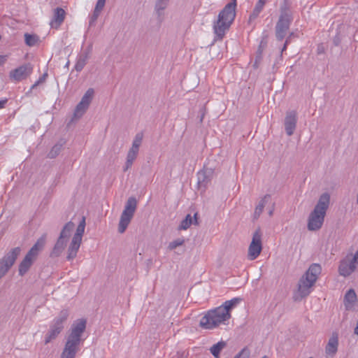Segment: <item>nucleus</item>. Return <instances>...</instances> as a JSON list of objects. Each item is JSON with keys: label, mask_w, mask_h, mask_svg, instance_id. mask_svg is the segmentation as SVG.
<instances>
[{"label": "nucleus", "mask_w": 358, "mask_h": 358, "mask_svg": "<svg viewBox=\"0 0 358 358\" xmlns=\"http://www.w3.org/2000/svg\"><path fill=\"white\" fill-rule=\"evenodd\" d=\"M357 301V295L354 289H349L344 297L345 306L346 308H350Z\"/></svg>", "instance_id": "nucleus-23"}, {"label": "nucleus", "mask_w": 358, "mask_h": 358, "mask_svg": "<svg viewBox=\"0 0 358 358\" xmlns=\"http://www.w3.org/2000/svg\"><path fill=\"white\" fill-rule=\"evenodd\" d=\"M227 346V343L224 341H220L216 344H214L210 348V352L215 358H220V352Z\"/></svg>", "instance_id": "nucleus-28"}, {"label": "nucleus", "mask_w": 358, "mask_h": 358, "mask_svg": "<svg viewBox=\"0 0 358 358\" xmlns=\"http://www.w3.org/2000/svg\"><path fill=\"white\" fill-rule=\"evenodd\" d=\"M213 176V170L210 168H203L197 173L198 185L205 189L210 182Z\"/></svg>", "instance_id": "nucleus-14"}, {"label": "nucleus", "mask_w": 358, "mask_h": 358, "mask_svg": "<svg viewBox=\"0 0 358 358\" xmlns=\"http://www.w3.org/2000/svg\"><path fill=\"white\" fill-rule=\"evenodd\" d=\"M105 3H106V0H98L96 3L94 10L96 11L101 13L105 6Z\"/></svg>", "instance_id": "nucleus-40"}, {"label": "nucleus", "mask_w": 358, "mask_h": 358, "mask_svg": "<svg viewBox=\"0 0 358 358\" xmlns=\"http://www.w3.org/2000/svg\"><path fill=\"white\" fill-rule=\"evenodd\" d=\"M48 76V73H43L39 78L38 80H37L38 81V83L39 84H41L43 83H44L46 80V78Z\"/></svg>", "instance_id": "nucleus-42"}, {"label": "nucleus", "mask_w": 358, "mask_h": 358, "mask_svg": "<svg viewBox=\"0 0 358 358\" xmlns=\"http://www.w3.org/2000/svg\"><path fill=\"white\" fill-rule=\"evenodd\" d=\"M137 207V201L135 197H129L125 204L124 208L120 215L118 224V232L123 234L131 220H132Z\"/></svg>", "instance_id": "nucleus-8"}, {"label": "nucleus", "mask_w": 358, "mask_h": 358, "mask_svg": "<svg viewBox=\"0 0 358 358\" xmlns=\"http://www.w3.org/2000/svg\"><path fill=\"white\" fill-rule=\"evenodd\" d=\"M268 43L267 36H263L260 43L259 45L257 53H256V59L255 62V66H257L259 62L262 60L263 51L266 49Z\"/></svg>", "instance_id": "nucleus-22"}, {"label": "nucleus", "mask_w": 358, "mask_h": 358, "mask_svg": "<svg viewBox=\"0 0 358 358\" xmlns=\"http://www.w3.org/2000/svg\"><path fill=\"white\" fill-rule=\"evenodd\" d=\"M80 244L81 241L72 238L71 242L68 248V255L66 256L67 260H72L76 257Z\"/></svg>", "instance_id": "nucleus-19"}, {"label": "nucleus", "mask_w": 358, "mask_h": 358, "mask_svg": "<svg viewBox=\"0 0 358 358\" xmlns=\"http://www.w3.org/2000/svg\"><path fill=\"white\" fill-rule=\"evenodd\" d=\"M62 148V144H56V145H55L52 148V149L50 150L49 153L48 154V157L50 159L55 158L59 154V152H61Z\"/></svg>", "instance_id": "nucleus-37"}, {"label": "nucleus", "mask_w": 358, "mask_h": 358, "mask_svg": "<svg viewBox=\"0 0 358 358\" xmlns=\"http://www.w3.org/2000/svg\"><path fill=\"white\" fill-rule=\"evenodd\" d=\"M8 100L6 99L0 100V108H3L5 104L7 103Z\"/></svg>", "instance_id": "nucleus-44"}, {"label": "nucleus", "mask_w": 358, "mask_h": 358, "mask_svg": "<svg viewBox=\"0 0 358 358\" xmlns=\"http://www.w3.org/2000/svg\"><path fill=\"white\" fill-rule=\"evenodd\" d=\"M100 13H101L94 10L93 14L90 17V22H89L90 26H92L95 23V22L96 21L97 18L99 17Z\"/></svg>", "instance_id": "nucleus-41"}, {"label": "nucleus", "mask_w": 358, "mask_h": 358, "mask_svg": "<svg viewBox=\"0 0 358 358\" xmlns=\"http://www.w3.org/2000/svg\"><path fill=\"white\" fill-rule=\"evenodd\" d=\"M231 317V313L221 306L208 310L201 317L199 326L204 329H213L224 324Z\"/></svg>", "instance_id": "nucleus-6"}, {"label": "nucleus", "mask_w": 358, "mask_h": 358, "mask_svg": "<svg viewBox=\"0 0 358 358\" xmlns=\"http://www.w3.org/2000/svg\"><path fill=\"white\" fill-rule=\"evenodd\" d=\"M266 3L262 1V0H258L256 3L255 6L250 15L249 22H252L255 20L260 14V13L263 10L264 7Z\"/></svg>", "instance_id": "nucleus-25"}, {"label": "nucleus", "mask_w": 358, "mask_h": 358, "mask_svg": "<svg viewBox=\"0 0 358 358\" xmlns=\"http://www.w3.org/2000/svg\"><path fill=\"white\" fill-rule=\"evenodd\" d=\"M262 1H264L265 3H266L268 0H262Z\"/></svg>", "instance_id": "nucleus-50"}, {"label": "nucleus", "mask_w": 358, "mask_h": 358, "mask_svg": "<svg viewBox=\"0 0 358 358\" xmlns=\"http://www.w3.org/2000/svg\"><path fill=\"white\" fill-rule=\"evenodd\" d=\"M138 154V151H137V150H133L131 148L129 150L127 155L126 162H125L124 166L123 168L124 171H127L128 169H129L132 166L134 162L137 158Z\"/></svg>", "instance_id": "nucleus-20"}, {"label": "nucleus", "mask_w": 358, "mask_h": 358, "mask_svg": "<svg viewBox=\"0 0 358 358\" xmlns=\"http://www.w3.org/2000/svg\"><path fill=\"white\" fill-rule=\"evenodd\" d=\"M184 243L185 240L183 238H178L169 243L168 248L170 250H173L177 247L182 245Z\"/></svg>", "instance_id": "nucleus-38"}, {"label": "nucleus", "mask_w": 358, "mask_h": 358, "mask_svg": "<svg viewBox=\"0 0 358 358\" xmlns=\"http://www.w3.org/2000/svg\"><path fill=\"white\" fill-rule=\"evenodd\" d=\"M338 334L333 332L325 347L326 358H334L338 351Z\"/></svg>", "instance_id": "nucleus-15"}, {"label": "nucleus", "mask_w": 358, "mask_h": 358, "mask_svg": "<svg viewBox=\"0 0 358 358\" xmlns=\"http://www.w3.org/2000/svg\"><path fill=\"white\" fill-rule=\"evenodd\" d=\"M192 224H193L192 217L191 216L190 214H188L186 215L185 218L181 221V222L178 227V229L186 230Z\"/></svg>", "instance_id": "nucleus-33"}, {"label": "nucleus", "mask_w": 358, "mask_h": 358, "mask_svg": "<svg viewBox=\"0 0 358 358\" xmlns=\"http://www.w3.org/2000/svg\"><path fill=\"white\" fill-rule=\"evenodd\" d=\"M66 243H67L66 241L58 238V239H57V241L50 253V257H59L63 252L64 249L65 248Z\"/></svg>", "instance_id": "nucleus-21"}, {"label": "nucleus", "mask_w": 358, "mask_h": 358, "mask_svg": "<svg viewBox=\"0 0 358 358\" xmlns=\"http://www.w3.org/2000/svg\"><path fill=\"white\" fill-rule=\"evenodd\" d=\"M193 220V224L195 225H199V221H198V213H194V217L192 218Z\"/></svg>", "instance_id": "nucleus-43"}, {"label": "nucleus", "mask_w": 358, "mask_h": 358, "mask_svg": "<svg viewBox=\"0 0 358 358\" xmlns=\"http://www.w3.org/2000/svg\"><path fill=\"white\" fill-rule=\"evenodd\" d=\"M262 233L260 228H257L252 234V241L248 248V257L250 260L256 259L262 250Z\"/></svg>", "instance_id": "nucleus-11"}, {"label": "nucleus", "mask_w": 358, "mask_h": 358, "mask_svg": "<svg viewBox=\"0 0 358 358\" xmlns=\"http://www.w3.org/2000/svg\"><path fill=\"white\" fill-rule=\"evenodd\" d=\"M143 138V132L137 133L133 140L131 149L139 151V148L142 143Z\"/></svg>", "instance_id": "nucleus-32"}, {"label": "nucleus", "mask_w": 358, "mask_h": 358, "mask_svg": "<svg viewBox=\"0 0 358 358\" xmlns=\"http://www.w3.org/2000/svg\"><path fill=\"white\" fill-rule=\"evenodd\" d=\"M94 91L92 88H89L86 92L85 93V94L83 95V96L82 97L81 99V101L83 103H84L86 105H88L90 106L92 100V98L94 96Z\"/></svg>", "instance_id": "nucleus-35"}, {"label": "nucleus", "mask_w": 358, "mask_h": 358, "mask_svg": "<svg viewBox=\"0 0 358 358\" xmlns=\"http://www.w3.org/2000/svg\"><path fill=\"white\" fill-rule=\"evenodd\" d=\"M39 41V38L36 34H24V41L27 45L29 47L34 46Z\"/></svg>", "instance_id": "nucleus-31"}, {"label": "nucleus", "mask_w": 358, "mask_h": 358, "mask_svg": "<svg viewBox=\"0 0 358 358\" xmlns=\"http://www.w3.org/2000/svg\"><path fill=\"white\" fill-rule=\"evenodd\" d=\"M85 217H83L81 221L80 222L77 229L76 231L73 236V238L82 241L83 235L85 231Z\"/></svg>", "instance_id": "nucleus-29"}, {"label": "nucleus", "mask_w": 358, "mask_h": 358, "mask_svg": "<svg viewBox=\"0 0 358 358\" xmlns=\"http://www.w3.org/2000/svg\"><path fill=\"white\" fill-rule=\"evenodd\" d=\"M88 107H89L88 105L85 106V104L80 101L76 107L74 114H73L74 117H76V118L81 117L83 115V114L85 113V111L87 110Z\"/></svg>", "instance_id": "nucleus-30"}, {"label": "nucleus", "mask_w": 358, "mask_h": 358, "mask_svg": "<svg viewBox=\"0 0 358 358\" xmlns=\"http://www.w3.org/2000/svg\"><path fill=\"white\" fill-rule=\"evenodd\" d=\"M169 1V0H157L155 9L158 15H161L162 11L167 7Z\"/></svg>", "instance_id": "nucleus-34"}, {"label": "nucleus", "mask_w": 358, "mask_h": 358, "mask_svg": "<svg viewBox=\"0 0 358 358\" xmlns=\"http://www.w3.org/2000/svg\"><path fill=\"white\" fill-rule=\"evenodd\" d=\"M73 228H74V224L72 222H67L64 226L62 231L60 232L59 238L62 239L67 242Z\"/></svg>", "instance_id": "nucleus-24"}, {"label": "nucleus", "mask_w": 358, "mask_h": 358, "mask_svg": "<svg viewBox=\"0 0 358 358\" xmlns=\"http://www.w3.org/2000/svg\"><path fill=\"white\" fill-rule=\"evenodd\" d=\"M269 215L271 216L273 215V210H271L268 213Z\"/></svg>", "instance_id": "nucleus-48"}, {"label": "nucleus", "mask_w": 358, "mask_h": 358, "mask_svg": "<svg viewBox=\"0 0 358 358\" xmlns=\"http://www.w3.org/2000/svg\"><path fill=\"white\" fill-rule=\"evenodd\" d=\"M87 320L81 318L75 320L69 329L61 358H75L80 350L82 335L85 331Z\"/></svg>", "instance_id": "nucleus-1"}, {"label": "nucleus", "mask_w": 358, "mask_h": 358, "mask_svg": "<svg viewBox=\"0 0 358 358\" xmlns=\"http://www.w3.org/2000/svg\"><path fill=\"white\" fill-rule=\"evenodd\" d=\"M309 358H312V357H309Z\"/></svg>", "instance_id": "nucleus-51"}, {"label": "nucleus", "mask_w": 358, "mask_h": 358, "mask_svg": "<svg viewBox=\"0 0 358 358\" xmlns=\"http://www.w3.org/2000/svg\"><path fill=\"white\" fill-rule=\"evenodd\" d=\"M69 315L68 309L62 310L59 315L54 319L52 323L57 326H64V323L66 321Z\"/></svg>", "instance_id": "nucleus-27"}, {"label": "nucleus", "mask_w": 358, "mask_h": 358, "mask_svg": "<svg viewBox=\"0 0 358 358\" xmlns=\"http://www.w3.org/2000/svg\"><path fill=\"white\" fill-rule=\"evenodd\" d=\"M250 355V350L247 347H245L234 357V358H249Z\"/></svg>", "instance_id": "nucleus-39"}, {"label": "nucleus", "mask_w": 358, "mask_h": 358, "mask_svg": "<svg viewBox=\"0 0 358 358\" xmlns=\"http://www.w3.org/2000/svg\"><path fill=\"white\" fill-rule=\"evenodd\" d=\"M236 0H231L219 13L213 22L215 41H221L229 29L236 17Z\"/></svg>", "instance_id": "nucleus-3"}, {"label": "nucleus", "mask_w": 358, "mask_h": 358, "mask_svg": "<svg viewBox=\"0 0 358 358\" xmlns=\"http://www.w3.org/2000/svg\"><path fill=\"white\" fill-rule=\"evenodd\" d=\"M262 358H268V357L265 355V356L262 357Z\"/></svg>", "instance_id": "nucleus-49"}, {"label": "nucleus", "mask_w": 358, "mask_h": 358, "mask_svg": "<svg viewBox=\"0 0 358 358\" xmlns=\"http://www.w3.org/2000/svg\"><path fill=\"white\" fill-rule=\"evenodd\" d=\"M45 245V236L43 235L36 241L20 263L18 267L19 275L24 276L27 273L34 262L36 260L40 252L43 250Z\"/></svg>", "instance_id": "nucleus-7"}, {"label": "nucleus", "mask_w": 358, "mask_h": 358, "mask_svg": "<svg viewBox=\"0 0 358 358\" xmlns=\"http://www.w3.org/2000/svg\"><path fill=\"white\" fill-rule=\"evenodd\" d=\"M203 116H204V114L203 113L202 115H201V120H200L201 122L203 121Z\"/></svg>", "instance_id": "nucleus-47"}, {"label": "nucleus", "mask_w": 358, "mask_h": 358, "mask_svg": "<svg viewBox=\"0 0 358 358\" xmlns=\"http://www.w3.org/2000/svg\"><path fill=\"white\" fill-rule=\"evenodd\" d=\"M289 45V44H287V43H286L285 42V43H284V45H283V47H282V50H281V54H282L285 50H286V49H287V45Z\"/></svg>", "instance_id": "nucleus-45"}, {"label": "nucleus", "mask_w": 358, "mask_h": 358, "mask_svg": "<svg viewBox=\"0 0 358 358\" xmlns=\"http://www.w3.org/2000/svg\"><path fill=\"white\" fill-rule=\"evenodd\" d=\"M297 112L295 110H287L285 113L284 125L287 136H291L294 133L297 123Z\"/></svg>", "instance_id": "nucleus-13"}, {"label": "nucleus", "mask_w": 358, "mask_h": 358, "mask_svg": "<svg viewBox=\"0 0 358 358\" xmlns=\"http://www.w3.org/2000/svg\"><path fill=\"white\" fill-rule=\"evenodd\" d=\"M358 266V250L354 255H348L340 262L338 271L341 275L348 276L353 273Z\"/></svg>", "instance_id": "nucleus-10"}, {"label": "nucleus", "mask_w": 358, "mask_h": 358, "mask_svg": "<svg viewBox=\"0 0 358 358\" xmlns=\"http://www.w3.org/2000/svg\"><path fill=\"white\" fill-rule=\"evenodd\" d=\"M64 327V326H57L54 323H52L48 331L45 336V345H47L49 343L52 342V341L55 340L57 337L59 336V334L62 331Z\"/></svg>", "instance_id": "nucleus-17"}, {"label": "nucleus", "mask_w": 358, "mask_h": 358, "mask_svg": "<svg viewBox=\"0 0 358 358\" xmlns=\"http://www.w3.org/2000/svg\"><path fill=\"white\" fill-rule=\"evenodd\" d=\"M321 271L322 268L318 264H313L309 266L299 281L298 289L294 296L295 301H300L310 294L311 288L317 281Z\"/></svg>", "instance_id": "nucleus-4"}, {"label": "nucleus", "mask_w": 358, "mask_h": 358, "mask_svg": "<svg viewBox=\"0 0 358 358\" xmlns=\"http://www.w3.org/2000/svg\"><path fill=\"white\" fill-rule=\"evenodd\" d=\"M38 85H40L39 83H38V81H36L31 87V89H30V91H31L32 90L35 89Z\"/></svg>", "instance_id": "nucleus-46"}, {"label": "nucleus", "mask_w": 358, "mask_h": 358, "mask_svg": "<svg viewBox=\"0 0 358 358\" xmlns=\"http://www.w3.org/2000/svg\"><path fill=\"white\" fill-rule=\"evenodd\" d=\"M329 203L330 195L328 193H323L308 216L307 227L309 231H317L321 229Z\"/></svg>", "instance_id": "nucleus-5"}, {"label": "nucleus", "mask_w": 358, "mask_h": 358, "mask_svg": "<svg viewBox=\"0 0 358 358\" xmlns=\"http://www.w3.org/2000/svg\"><path fill=\"white\" fill-rule=\"evenodd\" d=\"M241 301L239 298H234L231 300L226 301L221 306L227 309L228 313Z\"/></svg>", "instance_id": "nucleus-36"}, {"label": "nucleus", "mask_w": 358, "mask_h": 358, "mask_svg": "<svg viewBox=\"0 0 358 358\" xmlns=\"http://www.w3.org/2000/svg\"><path fill=\"white\" fill-rule=\"evenodd\" d=\"M66 12L62 8H57L54 10V15L50 21V26L52 28L58 29L65 19Z\"/></svg>", "instance_id": "nucleus-18"}, {"label": "nucleus", "mask_w": 358, "mask_h": 358, "mask_svg": "<svg viewBox=\"0 0 358 358\" xmlns=\"http://www.w3.org/2000/svg\"><path fill=\"white\" fill-rule=\"evenodd\" d=\"M92 45H90L87 48V49L84 52H83L80 55H78V56L77 57V61H76V63L75 67H74L77 71H78V72L81 71L83 69V68L85 67V66L86 65L87 62L90 58V55L92 52Z\"/></svg>", "instance_id": "nucleus-16"}, {"label": "nucleus", "mask_w": 358, "mask_h": 358, "mask_svg": "<svg viewBox=\"0 0 358 358\" xmlns=\"http://www.w3.org/2000/svg\"><path fill=\"white\" fill-rule=\"evenodd\" d=\"M271 197L270 194H266L259 202L254 212V219H258L263 212L264 206Z\"/></svg>", "instance_id": "nucleus-26"}, {"label": "nucleus", "mask_w": 358, "mask_h": 358, "mask_svg": "<svg viewBox=\"0 0 358 358\" xmlns=\"http://www.w3.org/2000/svg\"><path fill=\"white\" fill-rule=\"evenodd\" d=\"M32 71L33 66L30 63H26L10 71L9 77L10 80L15 82H20L27 78Z\"/></svg>", "instance_id": "nucleus-12"}, {"label": "nucleus", "mask_w": 358, "mask_h": 358, "mask_svg": "<svg viewBox=\"0 0 358 358\" xmlns=\"http://www.w3.org/2000/svg\"><path fill=\"white\" fill-rule=\"evenodd\" d=\"M21 252L20 247H15L6 252L0 259V280L6 275L15 264Z\"/></svg>", "instance_id": "nucleus-9"}, {"label": "nucleus", "mask_w": 358, "mask_h": 358, "mask_svg": "<svg viewBox=\"0 0 358 358\" xmlns=\"http://www.w3.org/2000/svg\"><path fill=\"white\" fill-rule=\"evenodd\" d=\"M279 11V17L275 27V36L277 41H282L285 38V42L289 44L292 41V38L294 36V32H291L286 37L290 25L294 20L291 1L283 0L280 5Z\"/></svg>", "instance_id": "nucleus-2"}]
</instances>
